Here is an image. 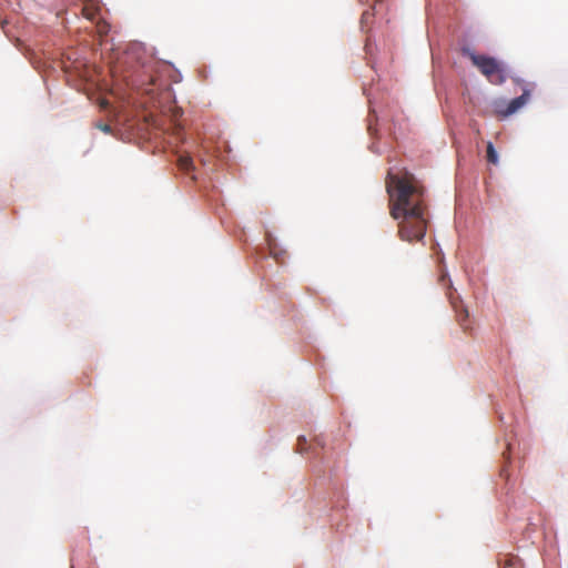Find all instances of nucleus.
Listing matches in <instances>:
<instances>
[{
	"label": "nucleus",
	"instance_id": "obj_1",
	"mask_svg": "<svg viewBox=\"0 0 568 568\" xmlns=\"http://www.w3.org/2000/svg\"><path fill=\"white\" fill-rule=\"evenodd\" d=\"M386 191L389 196V214L398 221L399 239L409 243L422 241L428 224L424 185L406 169L398 172L389 170Z\"/></svg>",
	"mask_w": 568,
	"mask_h": 568
},
{
	"label": "nucleus",
	"instance_id": "obj_2",
	"mask_svg": "<svg viewBox=\"0 0 568 568\" xmlns=\"http://www.w3.org/2000/svg\"><path fill=\"white\" fill-rule=\"evenodd\" d=\"M463 54L470 59L473 64L493 84H501L506 81V72L501 62L495 58L477 54L470 49H463Z\"/></svg>",
	"mask_w": 568,
	"mask_h": 568
},
{
	"label": "nucleus",
	"instance_id": "obj_3",
	"mask_svg": "<svg viewBox=\"0 0 568 568\" xmlns=\"http://www.w3.org/2000/svg\"><path fill=\"white\" fill-rule=\"evenodd\" d=\"M530 98V91L528 89H525L523 94L513 99L506 106L505 110L499 109L498 112L503 116H508L517 112L520 108H523Z\"/></svg>",
	"mask_w": 568,
	"mask_h": 568
},
{
	"label": "nucleus",
	"instance_id": "obj_4",
	"mask_svg": "<svg viewBox=\"0 0 568 568\" xmlns=\"http://www.w3.org/2000/svg\"><path fill=\"white\" fill-rule=\"evenodd\" d=\"M83 2L82 14L90 21H95L100 12L97 0H81Z\"/></svg>",
	"mask_w": 568,
	"mask_h": 568
},
{
	"label": "nucleus",
	"instance_id": "obj_5",
	"mask_svg": "<svg viewBox=\"0 0 568 568\" xmlns=\"http://www.w3.org/2000/svg\"><path fill=\"white\" fill-rule=\"evenodd\" d=\"M453 306H454V310L456 313V318H457L458 324L460 325V327L463 328L464 332H467L468 329H470V326L467 323L468 311L466 308H464V306L462 304H457L455 302H453Z\"/></svg>",
	"mask_w": 568,
	"mask_h": 568
},
{
	"label": "nucleus",
	"instance_id": "obj_6",
	"mask_svg": "<svg viewBox=\"0 0 568 568\" xmlns=\"http://www.w3.org/2000/svg\"><path fill=\"white\" fill-rule=\"evenodd\" d=\"M179 169L184 173H190L194 170V163L189 154H181L176 162Z\"/></svg>",
	"mask_w": 568,
	"mask_h": 568
},
{
	"label": "nucleus",
	"instance_id": "obj_7",
	"mask_svg": "<svg viewBox=\"0 0 568 568\" xmlns=\"http://www.w3.org/2000/svg\"><path fill=\"white\" fill-rule=\"evenodd\" d=\"M486 158L489 163L494 165L498 164V154L491 142L487 143Z\"/></svg>",
	"mask_w": 568,
	"mask_h": 568
},
{
	"label": "nucleus",
	"instance_id": "obj_8",
	"mask_svg": "<svg viewBox=\"0 0 568 568\" xmlns=\"http://www.w3.org/2000/svg\"><path fill=\"white\" fill-rule=\"evenodd\" d=\"M503 568H524L523 562L518 557H509L504 561Z\"/></svg>",
	"mask_w": 568,
	"mask_h": 568
},
{
	"label": "nucleus",
	"instance_id": "obj_9",
	"mask_svg": "<svg viewBox=\"0 0 568 568\" xmlns=\"http://www.w3.org/2000/svg\"><path fill=\"white\" fill-rule=\"evenodd\" d=\"M308 446H307V439L305 436H298L297 438V444H296V450L300 453V454H303L307 450Z\"/></svg>",
	"mask_w": 568,
	"mask_h": 568
},
{
	"label": "nucleus",
	"instance_id": "obj_10",
	"mask_svg": "<svg viewBox=\"0 0 568 568\" xmlns=\"http://www.w3.org/2000/svg\"><path fill=\"white\" fill-rule=\"evenodd\" d=\"M97 28L100 34H106L109 32L110 26L105 21L99 20L97 22Z\"/></svg>",
	"mask_w": 568,
	"mask_h": 568
},
{
	"label": "nucleus",
	"instance_id": "obj_11",
	"mask_svg": "<svg viewBox=\"0 0 568 568\" xmlns=\"http://www.w3.org/2000/svg\"><path fill=\"white\" fill-rule=\"evenodd\" d=\"M97 128L104 133H111V126L106 123H98Z\"/></svg>",
	"mask_w": 568,
	"mask_h": 568
},
{
	"label": "nucleus",
	"instance_id": "obj_12",
	"mask_svg": "<svg viewBox=\"0 0 568 568\" xmlns=\"http://www.w3.org/2000/svg\"><path fill=\"white\" fill-rule=\"evenodd\" d=\"M8 23L7 20H2L1 21V29L3 30V32H6V24Z\"/></svg>",
	"mask_w": 568,
	"mask_h": 568
}]
</instances>
